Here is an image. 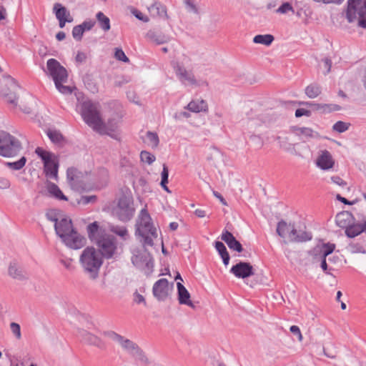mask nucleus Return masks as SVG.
I'll use <instances>...</instances> for the list:
<instances>
[{"label":"nucleus","instance_id":"1","mask_svg":"<svg viewBox=\"0 0 366 366\" xmlns=\"http://www.w3.org/2000/svg\"><path fill=\"white\" fill-rule=\"evenodd\" d=\"M54 229L64 244L72 249H81L86 244V239L74 228L69 218L64 217L56 222Z\"/></svg>","mask_w":366,"mask_h":366},{"label":"nucleus","instance_id":"2","mask_svg":"<svg viewBox=\"0 0 366 366\" xmlns=\"http://www.w3.org/2000/svg\"><path fill=\"white\" fill-rule=\"evenodd\" d=\"M135 234L144 247L154 245V239L157 238V231L152 222V218L146 209H142L136 223Z\"/></svg>","mask_w":366,"mask_h":366},{"label":"nucleus","instance_id":"3","mask_svg":"<svg viewBox=\"0 0 366 366\" xmlns=\"http://www.w3.org/2000/svg\"><path fill=\"white\" fill-rule=\"evenodd\" d=\"M79 263L89 278L95 280L98 277L103 260L99 252L93 247H86L79 257Z\"/></svg>","mask_w":366,"mask_h":366},{"label":"nucleus","instance_id":"4","mask_svg":"<svg viewBox=\"0 0 366 366\" xmlns=\"http://www.w3.org/2000/svg\"><path fill=\"white\" fill-rule=\"evenodd\" d=\"M46 67L59 92L64 94H71L72 90L71 87L62 84L66 82L68 79L66 69L55 59H49L47 61Z\"/></svg>","mask_w":366,"mask_h":366},{"label":"nucleus","instance_id":"5","mask_svg":"<svg viewBox=\"0 0 366 366\" xmlns=\"http://www.w3.org/2000/svg\"><path fill=\"white\" fill-rule=\"evenodd\" d=\"M345 18L349 23L366 29V0H347Z\"/></svg>","mask_w":366,"mask_h":366},{"label":"nucleus","instance_id":"6","mask_svg":"<svg viewBox=\"0 0 366 366\" xmlns=\"http://www.w3.org/2000/svg\"><path fill=\"white\" fill-rule=\"evenodd\" d=\"M190 61L191 58L186 54H183L182 61H174L172 62V66L176 76L182 84L185 86H199L200 84L196 79L192 70H188L184 66V64Z\"/></svg>","mask_w":366,"mask_h":366},{"label":"nucleus","instance_id":"7","mask_svg":"<svg viewBox=\"0 0 366 366\" xmlns=\"http://www.w3.org/2000/svg\"><path fill=\"white\" fill-rule=\"evenodd\" d=\"M22 149L21 142L11 134L0 132V155L4 157L16 156Z\"/></svg>","mask_w":366,"mask_h":366},{"label":"nucleus","instance_id":"8","mask_svg":"<svg viewBox=\"0 0 366 366\" xmlns=\"http://www.w3.org/2000/svg\"><path fill=\"white\" fill-rule=\"evenodd\" d=\"M81 117L84 121L94 130L100 129L102 118L97 104L91 101H85L81 104Z\"/></svg>","mask_w":366,"mask_h":366},{"label":"nucleus","instance_id":"9","mask_svg":"<svg viewBox=\"0 0 366 366\" xmlns=\"http://www.w3.org/2000/svg\"><path fill=\"white\" fill-rule=\"evenodd\" d=\"M134 211L132 199L127 196H122L119 199L117 205L113 209V214L120 221L126 222L132 218Z\"/></svg>","mask_w":366,"mask_h":366},{"label":"nucleus","instance_id":"10","mask_svg":"<svg viewBox=\"0 0 366 366\" xmlns=\"http://www.w3.org/2000/svg\"><path fill=\"white\" fill-rule=\"evenodd\" d=\"M95 243L99 247L98 251L102 257L109 259L113 257L117 249L116 239L114 236L104 234Z\"/></svg>","mask_w":366,"mask_h":366},{"label":"nucleus","instance_id":"11","mask_svg":"<svg viewBox=\"0 0 366 366\" xmlns=\"http://www.w3.org/2000/svg\"><path fill=\"white\" fill-rule=\"evenodd\" d=\"M119 345L136 360H138L144 365H147L149 363V361L147 357L146 356L144 352L138 346L137 344H136L133 341L123 337L122 340H121V342H119Z\"/></svg>","mask_w":366,"mask_h":366},{"label":"nucleus","instance_id":"12","mask_svg":"<svg viewBox=\"0 0 366 366\" xmlns=\"http://www.w3.org/2000/svg\"><path fill=\"white\" fill-rule=\"evenodd\" d=\"M173 283L169 285L168 280L162 278L157 280L153 285L152 294L154 297L160 302L165 301L169 295V292L172 287Z\"/></svg>","mask_w":366,"mask_h":366},{"label":"nucleus","instance_id":"13","mask_svg":"<svg viewBox=\"0 0 366 366\" xmlns=\"http://www.w3.org/2000/svg\"><path fill=\"white\" fill-rule=\"evenodd\" d=\"M4 81V86H9V88L6 89L2 86L0 92L1 94L6 98L9 103L16 105L18 99L16 91L19 88L16 81L11 76H7Z\"/></svg>","mask_w":366,"mask_h":366},{"label":"nucleus","instance_id":"14","mask_svg":"<svg viewBox=\"0 0 366 366\" xmlns=\"http://www.w3.org/2000/svg\"><path fill=\"white\" fill-rule=\"evenodd\" d=\"M230 272L237 278L245 279L254 274V269L250 263L239 262L232 267Z\"/></svg>","mask_w":366,"mask_h":366},{"label":"nucleus","instance_id":"15","mask_svg":"<svg viewBox=\"0 0 366 366\" xmlns=\"http://www.w3.org/2000/svg\"><path fill=\"white\" fill-rule=\"evenodd\" d=\"M8 274L11 278L18 281H25L29 279V274L26 271L15 261L9 264Z\"/></svg>","mask_w":366,"mask_h":366},{"label":"nucleus","instance_id":"16","mask_svg":"<svg viewBox=\"0 0 366 366\" xmlns=\"http://www.w3.org/2000/svg\"><path fill=\"white\" fill-rule=\"evenodd\" d=\"M316 164L322 170H328L335 165V160L327 150H321L316 160Z\"/></svg>","mask_w":366,"mask_h":366},{"label":"nucleus","instance_id":"17","mask_svg":"<svg viewBox=\"0 0 366 366\" xmlns=\"http://www.w3.org/2000/svg\"><path fill=\"white\" fill-rule=\"evenodd\" d=\"M147 9L153 18H159L160 19H169L167 7L159 1H154L147 7Z\"/></svg>","mask_w":366,"mask_h":366},{"label":"nucleus","instance_id":"18","mask_svg":"<svg viewBox=\"0 0 366 366\" xmlns=\"http://www.w3.org/2000/svg\"><path fill=\"white\" fill-rule=\"evenodd\" d=\"M118 124L119 121L115 119H109L107 123L102 120L100 129H97V132L100 134H106L114 139H117V135L115 132L118 127Z\"/></svg>","mask_w":366,"mask_h":366},{"label":"nucleus","instance_id":"19","mask_svg":"<svg viewBox=\"0 0 366 366\" xmlns=\"http://www.w3.org/2000/svg\"><path fill=\"white\" fill-rule=\"evenodd\" d=\"M221 239L227 244L228 247L231 250L237 252H242L243 251L242 244L238 240H237L234 236L228 230H224L222 232Z\"/></svg>","mask_w":366,"mask_h":366},{"label":"nucleus","instance_id":"20","mask_svg":"<svg viewBox=\"0 0 366 366\" xmlns=\"http://www.w3.org/2000/svg\"><path fill=\"white\" fill-rule=\"evenodd\" d=\"M146 38L151 42L157 44H164L170 41V36L161 31L150 29L146 34Z\"/></svg>","mask_w":366,"mask_h":366},{"label":"nucleus","instance_id":"21","mask_svg":"<svg viewBox=\"0 0 366 366\" xmlns=\"http://www.w3.org/2000/svg\"><path fill=\"white\" fill-rule=\"evenodd\" d=\"M289 238L293 242H303L311 240L312 235L310 232L306 231H297L295 229V224H292V227L289 233Z\"/></svg>","mask_w":366,"mask_h":366},{"label":"nucleus","instance_id":"22","mask_svg":"<svg viewBox=\"0 0 366 366\" xmlns=\"http://www.w3.org/2000/svg\"><path fill=\"white\" fill-rule=\"evenodd\" d=\"M177 287L179 303L194 308V305L190 300V294L186 287L180 282L177 283Z\"/></svg>","mask_w":366,"mask_h":366},{"label":"nucleus","instance_id":"23","mask_svg":"<svg viewBox=\"0 0 366 366\" xmlns=\"http://www.w3.org/2000/svg\"><path fill=\"white\" fill-rule=\"evenodd\" d=\"M58 162L54 157L44 163V170L48 178L56 179L58 177Z\"/></svg>","mask_w":366,"mask_h":366},{"label":"nucleus","instance_id":"24","mask_svg":"<svg viewBox=\"0 0 366 366\" xmlns=\"http://www.w3.org/2000/svg\"><path fill=\"white\" fill-rule=\"evenodd\" d=\"M79 336L81 337L82 341H84V342L91 345H94L99 348L103 347L104 344L101 339L99 338L97 336L84 330H80L79 332Z\"/></svg>","mask_w":366,"mask_h":366},{"label":"nucleus","instance_id":"25","mask_svg":"<svg viewBox=\"0 0 366 366\" xmlns=\"http://www.w3.org/2000/svg\"><path fill=\"white\" fill-rule=\"evenodd\" d=\"M362 232H366V221L364 223L358 224L352 222L345 229V234L350 238H354Z\"/></svg>","mask_w":366,"mask_h":366},{"label":"nucleus","instance_id":"26","mask_svg":"<svg viewBox=\"0 0 366 366\" xmlns=\"http://www.w3.org/2000/svg\"><path fill=\"white\" fill-rule=\"evenodd\" d=\"M76 172V169L69 168L66 171V177L71 188L76 191H81L84 189V187L83 184L78 180Z\"/></svg>","mask_w":366,"mask_h":366},{"label":"nucleus","instance_id":"27","mask_svg":"<svg viewBox=\"0 0 366 366\" xmlns=\"http://www.w3.org/2000/svg\"><path fill=\"white\" fill-rule=\"evenodd\" d=\"M336 224L341 228H347L353 221L351 212L343 211L338 213L335 217Z\"/></svg>","mask_w":366,"mask_h":366},{"label":"nucleus","instance_id":"28","mask_svg":"<svg viewBox=\"0 0 366 366\" xmlns=\"http://www.w3.org/2000/svg\"><path fill=\"white\" fill-rule=\"evenodd\" d=\"M86 231L90 240L94 242H97V240H99L100 238H102V236L104 235L102 234L97 222H94L89 224L86 227Z\"/></svg>","mask_w":366,"mask_h":366},{"label":"nucleus","instance_id":"29","mask_svg":"<svg viewBox=\"0 0 366 366\" xmlns=\"http://www.w3.org/2000/svg\"><path fill=\"white\" fill-rule=\"evenodd\" d=\"M46 190L51 197L67 201V197L63 194L59 187L54 183L48 182L46 183Z\"/></svg>","mask_w":366,"mask_h":366},{"label":"nucleus","instance_id":"30","mask_svg":"<svg viewBox=\"0 0 366 366\" xmlns=\"http://www.w3.org/2000/svg\"><path fill=\"white\" fill-rule=\"evenodd\" d=\"M335 249V244L332 243H324L321 246L315 247V255H319L322 257H327L331 254Z\"/></svg>","mask_w":366,"mask_h":366},{"label":"nucleus","instance_id":"31","mask_svg":"<svg viewBox=\"0 0 366 366\" xmlns=\"http://www.w3.org/2000/svg\"><path fill=\"white\" fill-rule=\"evenodd\" d=\"M192 112H206L208 109L207 104L204 100H197L190 102L185 107Z\"/></svg>","mask_w":366,"mask_h":366},{"label":"nucleus","instance_id":"32","mask_svg":"<svg viewBox=\"0 0 366 366\" xmlns=\"http://www.w3.org/2000/svg\"><path fill=\"white\" fill-rule=\"evenodd\" d=\"M46 134L49 139L55 144L63 146L66 143L65 138L58 130L48 129Z\"/></svg>","mask_w":366,"mask_h":366},{"label":"nucleus","instance_id":"33","mask_svg":"<svg viewBox=\"0 0 366 366\" xmlns=\"http://www.w3.org/2000/svg\"><path fill=\"white\" fill-rule=\"evenodd\" d=\"M215 248L222 257L224 264L225 266L228 265L230 257L225 245L222 242L217 241L215 242Z\"/></svg>","mask_w":366,"mask_h":366},{"label":"nucleus","instance_id":"34","mask_svg":"<svg viewBox=\"0 0 366 366\" xmlns=\"http://www.w3.org/2000/svg\"><path fill=\"white\" fill-rule=\"evenodd\" d=\"M292 227V224H287L285 220H280L277 225V233L281 237H285L287 234L289 236V233L291 231Z\"/></svg>","mask_w":366,"mask_h":366},{"label":"nucleus","instance_id":"35","mask_svg":"<svg viewBox=\"0 0 366 366\" xmlns=\"http://www.w3.org/2000/svg\"><path fill=\"white\" fill-rule=\"evenodd\" d=\"M99 27L105 32L110 28V19L103 12L99 11L96 15Z\"/></svg>","mask_w":366,"mask_h":366},{"label":"nucleus","instance_id":"36","mask_svg":"<svg viewBox=\"0 0 366 366\" xmlns=\"http://www.w3.org/2000/svg\"><path fill=\"white\" fill-rule=\"evenodd\" d=\"M297 135L302 137V139H308L310 138H315L318 136V133L308 127H299L296 129Z\"/></svg>","mask_w":366,"mask_h":366},{"label":"nucleus","instance_id":"37","mask_svg":"<svg viewBox=\"0 0 366 366\" xmlns=\"http://www.w3.org/2000/svg\"><path fill=\"white\" fill-rule=\"evenodd\" d=\"M305 94L310 99L318 97L322 92L321 86L317 84H311L305 88Z\"/></svg>","mask_w":366,"mask_h":366},{"label":"nucleus","instance_id":"38","mask_svg":"<svg viewBox=\"0 0 366 366\" xmlns=\"http://www.w3.org/2000/svg\"><path fill=\"white\" fill-rule=\"evenodd\" d=\"M274 38L272 34H258L256 35L253 39V42L255 44H260L265 46H269Z\"/></svg>","mask_w":366,"mask_h":366},{"label":"nucleus","instance_id":"39","mask_svg":"<svg viewBox=\"0 0 366 366\" xmlns=\"http://www.w3.org/2000/svg\"><path fill=\"white\" fill-rule=\"evenodd\" d=\"M144 142L152 148H156L159 142V137L157 133L147 132L146 134Z\"/></svg>","mask_w":366,"mask_h":366},{"label":"nucleus","instance_id":"40","mask_svg":"<svg viewBox=\"0 0 366 366\" xmlns=\"http://www.w3.org/2000/svg\"><path fill=\"white\" fill-rule=\"evenodd\" d=\"M275 139L278 141L279 146L286 152H291L294 149V144L290 142L288 137L277 136Z\"/></svg>","mask_w":366,"mask_h":366},{"label":"nucleus","instance_id":"41","mask_svg":"<svg viewBox=\"0 0 366 366\" xmlns=\"http://www.w3.org/2000/svg\"><path fill=\"white\" fill-rule=\"evenodd\" d=\"M56 19L66 18L68 11L66 7L63 6L60 3H56L53 8Z\"/></svg>","mask_w":366,"mask_h":366},{"label":"nucleus","instance_id":"42","mask_svg":"<svg viewBox=\"0 0 366 366\" xmlns=\"http://www.w3.org/2000/svg\"><path fill=\"white\" fill-rule=\"evenodd\" d=\"M26 162V158L25 157H22L16 162H6V165L13 170H19L25 166Z\"/></svg>","mask_w":366,"mask_h":366},{"label":"nucleus","instance_id":"43","mask_svg":"<svg viewBox=\"0 0 366 366\" xmlns=\"http://www.w3.org/2000/svg\"><path fill=\"white\" fill-rule=\"evenodd\" d=\"M35 152L41 159L44 163L54 157L51 152L45 151L41 147H37Z\"/></svg>","mask_w":366,"mask_h":366},{"label":"nucleus","instance_id":"44","mask_svg":"<svg viewBox=\"0 0 366 366\" xmlns=\"http://www.w3.org/2000/svg\"><path fill=\"white\" fill-rule=\"evenodd\" d=\"M320 267L323 272L328 275H332V271L334 270V268L331 266H330L327 262V258L326 257H322L320 256Z\"/></svg>","mask_w":366,"mask_h":366},{"label":"nucleus","instance_id":"45","mask_svg":"<svg viewBox=\"0 0 366 366\" xmlns=\"http://www.w3.org/2000/svg\"><path fill=\"white\" fill-rule=\"evenodd\" d=\"M350 124L346 122L338 121L332 127V129L339 133H342L349 129Z\"/></svg>","mask_w":366,"mask_h":366},{"label":"nucleus","instance_id":"46","mask_svg":"<svg viewBox=\"0 0 366 366\" xmlns=\"http://www.w3.org/2000/svg\"><path fill=\"white\" fill-rule=\"evenodd\" d=\"M141 160L148 164H152L155 160V157L147 151H142L140 154Z\"/></svg>","mask_w":366,"mask_h":366},{"label":"nucleus","instance_id":"47","mask_svg":"<svg viewBox=\"0 0 366 366\" xmlns=\"http://www.w3.org/2000/svg\"><path fill=\"white\" fill-rule=\"evenodd\" d=\"M131 13L139 20L147 23L149 21V18L147 16L144 15L138 9L132 7L130 9Z\"/></svg>","mask_w":366,"mask_h":366},{"label":"nucleus","instance_id":"48","mask_svg":"<svg viewBox=\"0 0 366 366\" xmlns=\"http://www.w3.org/2000/svg\"><path fill=\"white\" fill-rule=\"evenodd\" d=\"M84 29L81 28V26L77 25L75 26L72 29V36L74 39L76 41H80L82 39L83 34H84Z\"/></svg>","mask_w":366,"mask_h":366},{"label":"nucleus","instance_id":"49","mask_svg":"<svg viewBox=\"0 0 366 366\" xmlns=\"http://www.w3.org/2000/svg\"><path fill=\"white\" fill-rule=\"evenodd\" d=\"M10 330L17 340L21 338V327L18 323L11 322L10 324Z\"/></svg>","mask_w":366,"mask_h":366},{"label":"nucleus","instance_id":"50","mask_svg":"<svg viewBox=\"0 0 366 366\" xmlns=\"http://www.w3.org/2000/svg\"><path fill=\"white\" fill-rule=\"evenodd\" d=\"M110 229L112 232L122 237H125L128 234L127 229L124 227L112 226Z\"/></svg>","mask_w":366,"mask_h":366},{"label":"nucleus","instance_id":"51","mask_svg":"<svg viewBox=\"0 0 366 366\" xmlns=\"http://www.w3.org/2000/svg\"><path fill=\"white\" fill-rule=\"evenodd\" d=\"M350 247L351 249V251L352 252H354V253H362V254H365L366 253L365 248L360 242L351 243L350 244Z\"/></svg>","mask_w":366,"mask_h":366},{"label":"nucleus","instance_id":"52","mask_svg":"<svg viewBox=\"0 0 366 366\" xmlns=\"http://www.w3.org/2000/svg\"><path fill=\"white\" fill-rule=\"evenodd\" d=\"M114 56L117 60H119V61H122L124 62L129 61V58L126 56L125 53L124 52V51L122 49H119V48L115 49Z\"/></svg>","mask_w":366,"mask_h":366},{"label":"nucleus","instance_id":"53","mask_svg":"<svg viewBox=\"0 0 366 366\" xmlns=\"http://www.w3.org/2000/svg\"><path fill=\"white\" fill-rule=\"evenodd\" d=\"M288 11L295 12L292 4L289 2L283 3L277 10V12L280 14H286Z\"/></svg>","mask_w":366,"mask_h":366},{"label":"nucleus","instance_id":"54","mask_svg":"<svg viewBox=\"0 0 366 366\" xmlns=\"http://www.w3.org/2000/svg\"><path fill=\"white\" fill-rule=\"evenodd\" d=\"M104 335L110 338L111 340L117 342L119 344L122 340L123 336L116 333L114 331H107L104 332Z\"/></svg>","mask_w":366,"mask_h":366},{"label":"nucleus","instance_id":"55","mask_svg":"<svg viewBox=\"0 0 366 366\" xmlns=\"http://www.w3.org/2000/svg\"><path fill=\"white\" fill-rule=\"evenodd\" d=\"M300 104L311 107L316 111H321L323 107H327V104H315L311 102H301Z\"/></svg>","mask_w":366,"mask_h":366},{"label":"nucleus","instance_id":"56","mask_svg":"<svg viewBox=\"0 0 366 366\" xmlns=\"http://www.w3.org/2000/svg\"><path fill=\"white\" fill-rule=\"evenodd\" d=\"M96 22L94 20L84 21L80 24L81 28L84 29V31L91 30L95 25Z\"/></svg>","mask_w":366,"mask_h":366},{"label":"nucleus","instance_id":"57","mask_svg":"<svg viewBox=\"0 0 366 366\" xmlns=\"http://www.w3.org/2000/svg\"><path fill=\"white\" fill-rule=\"evenodd\" d=\"M162 180L164 183H168V177H169V169L166 164H163L162 172L161 173Z\"/></svg>","mask_w":366,"mask_h":366},{"label":"nucleus","instance_id":"58","mask_svg":"<svg viewBox=\"0 0 366 366\" xmlns=\"http://www.w3.org/2000/svg\"><path fill=\"white\" fill-rule=\"evenodd\" d=\"M310 114H311L310 111L307 110L305 109H302V108L297 109L295 111V117H300L304 116V115L307 116V117H310Z\"/></svg>","mask_w":366,"mask_h":366},{"label":"nucleus","instance_id":"59","mask_svg":"<svg viewBox=\"0 0 366 366\" xmlns=\"http://www.w3.org/2000/svg\"><path fill=\"white\" fill-rule=\"evenodd\" d=\"M331 180L333 183L339 185V186H342V187H345L347 185V183L345 181H344L341 177H340L339 176H333L331 177Z\"/></svg>","mask_w":366,"mask_h":366},{"label":"nucleus","instance_id":"60","mask_svg":"<svg viewBox=\"0 0 366 366\" xmlns=\"http://www.w3.org/2000/svg\"><path fill=\"white\" fill-rule=\"evenodd\" d=\"M10 181L5 177H0V189H6L10 187Z\"/></svg>","mask_w":366,"mask_h":366},{"label":"nucleus","instance_id":"61","mask_svg":"<svg viewBox=\"0 0 366 366\" xmlns=\"http://www.w3.org/2000/svg\"><path fill=\"white\" fill-rule=\"evenodd\" d=\"M153 266H154V261L152 259H149L146 264H145V274L147 275H149L152 272V269H153Z\"/></svg>","mask_w":366,"mask_h":366},{"label":"nucleus","instance_id":"62","mask_svg":"<svg viewBox=\"0 0 366 366\" xmlns=\"http://www.w3.org/2000/svg\"><path fill=\"white\" fill-rule=\"evenodd\" d=\"M250 139L255 143L258 148H262V147L263 146V141L262 140L259 136L251 135Z\"/></svg>","mask_w":366,"mask_h":366},{"label":"nucleus","instance_id":"63","mask_svg":"<svg viewBox=\"0 0 366 366\" xmlns=\"http://www.w3.org/2000/svg\"><path fill=\"white\" fill-rule=\"evenodd\" d=\"M290 330L294 335H297L298 339H299L300 341H301L302 340V333L300 332V330L299 327H297L296 325H292V326L290 327Z\"/></svg>","mask_w":366,"mask_h":366},{"label":"nucleus","instance_id":"64","mask_svg":"<svg viewBox=\"0 0 366 366\" xmlns=\"http://www.w3.org/2000/svg\"><path fill=\"white\" fill-rule=\"evenodd\" d=\"M97 200V197L95 195L92 196H83L81 197V202L84 204L94 202Z\"/></svg>","mask_w":366,"mask_h":366}]
</instances>
